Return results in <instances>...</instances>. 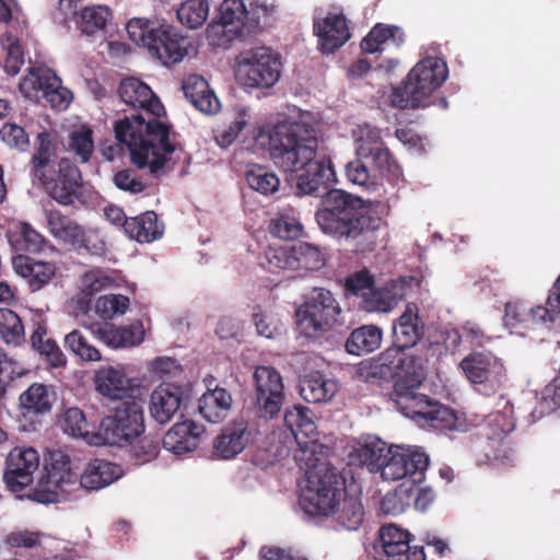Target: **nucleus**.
I'll use <instances>...</instances> for the list:
<instances>
[{
  "mask_svg": "<svg viewBox=\"0 0 560 560\" xmlns=\"http://www.w3.org/2000/svg\"><path fill=\"white\" fill-rule=\"evenodd\" d=\"M96 335L106 346L118 349L140 345L144 338V329L140 322H136L127 326L101 327Z\"/></svg>",
  "mask_w": 560,
  "mask_h": 560,
  "instance_id": "obj_31",
  "label": "nucleus"
},
{
  "mask_svg": "<svg viewBox=\"0 0 560 560\" xmlns=\"http://www.w3.org/2000/svg\"><path fill=\"white\" fill-rule=\"evenodd\" d=\"M182 402V387L172 383H163L151 394L150 413L156 422L167 423L177 413Z\"/></svg>",
  "mask_w": 560,
  "mask_h": 560,
  "instance_id": "obj_26",
  "label": "nucleus"
},
{
  "mask_svg": "<svg viewBox=\"0 0 560 560\" xmlns=\"http://www.w3.org/2000/svg\"><path fill=\"white\" fill-rule=\"evenodd\" d=\"M131 240L139 243H151L162 236V229L158 223L154 211H147L140 215L129 218L126 222V232Z\"/></svg>",
  "mask_w": 560,
  "mask_h": 560,
  "instance_id": "obj_41",
  "label": "nucleus"
},
{
  "mask_svg": "<svg viewBox=\"0 0 560 560\" xmlns=\"http://www.w3.org/2000/svg\"><path fill=\"white\" fill-rule=\"evenodd\" d=\"M210 3L208 0H186L177 10V18L182 24L195 30L205 24L209 16Z\"/></svg>",
  "mask_w": 560,
  "mask_h": 560,
  "instance_id": "obj_49",
  "label": "nucleus"
},
{
  "mask_svg": "<svg viewBox=\"0 0 560 560\" xmlns=\"http://www.w3.org/2000/svg\"><path fill=\"white\" fill-rule=\"evenodd\" d=\"M424 335V325L418 307L408 304L405 312L393 324V346L389 349L406 350L417 345Z\"/></svg>",
  "mask_w": 560,
  "mask_h": 560,
  "instance_id": "obj_23",
  "label": "nucleus"
},
{
  "mask_svg": "<svg viewBox=\"0 0 560 560\" xmlns=\"http://www.w3.org/2000/svg\"><path fill=\"white\" fill-rule=\"evenodd\" d=\"M352 137L355 143L357 155L368 151L369 149L385 144L381 135V129L368 122L358 125L357 128L352 130Z\"/></svg>",
  "mask_w": 560,
  "mask_h": 560,
  "instance_id": "obj_55",
  "label": "nucleus"
},
{
  "mask_svg": "<svg viewBox=\"0 0 560 560\" xmlns=\"http://www.w3.org/2000/svg\"><path fill=\"white\" fill-rule=\"evenodd\" d=\"M182 90L185 97L199 112L212 115L219 112L220 101L210 89L208 81L199 74H190L184 81Z\"/></svg>",
  "mask_w": 560,
  "mask_h": 560,
  "instance_id": "obj_29",
  "label": "nucleus"
},
{
  "mask_svg": "<svg viewBox=\"0 0 560 560\" xmlns=\"http://www.w3.org/2000/svg\"><path fill=\"white\" fill-rule=\"evenodd\" d=\"M383 332L376 325H363L355 328L346 341V350L353 355L371 353L380 348Z\"/></svg>",
  "mask_w": 560,
  "mask_h": 560,
  "instance_id": "obj_39",
  "label": "nucleus"
},
{
  "mask_svg": "<svg viewBox=\"0 0 560 560\" xmlns=\"http://www.w3.org/2000/svg\"><path fill=\"white\" fill-rule=\"evenodd\" d=\"M266 258L271 269L315 271L325 266L320 248L306 242L270 247Z\"/></svg>",
  "mask_w": 560,
  "mask_h": 560,
  "instance_id": "obj_13",
  "label": "nucleus"
},
{
  "mask_svg": "<svg viewBox=\"0 0 560 560\" xmlns=\"http://www.w3.org/2000/svg\"><path fill=\"white\" fill-rule=\"evenodd\" d=\"M144 433L142 406L133 398L119 401L113 412L104 417L92 445L127 446Z\"/></svg>",
  "mask_w": 560,
  "mask_h": 560,
  "instance_id": "obj_10",
  "label": "nucleus"
},
{
  "mask_svg": "<svg viewBox=\"0 0 560 560\" xmlns=\"http://www.w3.org/2000/svg\"><path fill=\"white\" fill-rule=\"evenodd\" d=\"M137 442L131 445V454L136 458L137 464H144L154 459L160 452L161 439L159 435H140Z\"/></svg>",
  "mask_w": 560,
  "mask_h": 560,
  "instance_id": "obj_61",
  "label": "nucleus"
},
{
  "mask_svg": "<svg viewBox=\"0 0 560 560\" xmlns=\"http://www.w3.org/2000/svg\"><path fill=\"white\" fill-rule=\"evenodd\" d=\"M345 476L329 464L314 465L306 471V483L301 489L299 503L310 516H326L345 495Z\"/></svg>",
  "mask_w": 560,
  "mask_h": 560,
  "instance_id": "obj_7",
  "label": "nucleus"
},
{
  "mask_svg": "<svg viewBox=\"0 0 560 560\" xmlns=\"http://www.w3.org/2000/svg\"><path fill=\"white\" fill-rule=\"evenodd\" d=\"M57 143L50 131L44 130L36 136L34 153L31 158V173L35 178H46L45 172L55 166Z\"/></svg>",
  "mask_w": 560,
  "mask_h": 560,
  "instance_id": "obj_32",
  "label": "nucleus"
},
{
  "mask_svg": "<svg viewBox=\"0 0 560 560\" xmlns=\"http://www.w3.org/2000/svg\"><path fill=\"white\" fill-rule=\"evenodd\" d=\"M325 517H330L340 528L357 530L363 522V505L359 497L349 494L346 489L345 495Z\"/></svg>",
  "mask_w": 560,
  "mask_h": 560,
  "instance_id": "obj_30",
  "label": "nucleus"
},
{
  "mask_svg": "<svg viewBox=\"0 0 560 560\" xmlns=\"http://www.w3.org/2000/svg\"><path fill=\"white\" fill-rule=\"evenodd\" d=\"M260 12H265V9L254 7L253 2L247 4L245 0H223L215 19L235 26L242 33L244 30L252 33L260 25Z\"/></svg>",
  "mask_w": 560,
  "mask_h": 560,
  "instance_id": "obj_21",
  "label": "nucleus"
},
{
  "mask_svg": "<svg viewBox=\"0 0 560 560\" xmlns=\"http://www.w3.org/2000/svg\"><path fill=\"white\" fill-rule=\"evenodd\" d=\"M120 100L137 113L125 115L114 124L117 141L130 151L132 163L152 175L171 171L175 145L170 141L171 126L160 121L165 109L151 88L136 78L124 79L118 88Z\"/></svg>",
  "mask_w": 560,
  "mask_h": 560,
  "instance_id": "obj_1",
  "label": "nucleus"
},
{
  "mask_svg": "<svg viewBox=\"0 0 560 560\" xmlns=\"http://www.w3.org/2000/svg\"><path fill=\"white\" fill-rule=\"evenodd\" d=\"M46 178H37L45 190L55 201L70 206L78 198L81 187V172L69 159H61L57 168L45 172Z\"/></svg>",
  "mask_w": 560,
  "mask_h": 560,
  "instance_id": "obj_14",
  "label": "nucleus"
},
{
  "mask_svg": "<svg viewBox=\"0 0 560 560\" xmlns=\"http://www.w3.org/2000/svg\"><path fill=\"white\" fill-rule=\"evenodd\" d=\"M284 423L295 440L299 439L300 434L305 438H312L316 431V424L312 419L311 410L300 405L285 410Z\"/></svg>",
  "mask_w": 560,
  "mask_h": 560,
  "instance_id": "obj_45",
  "label": "nucleus"
},
{
  "mask_svg": "<svg viewBox=\"0 0 560 560\" xmlns=\"http://www.w3.org/2000/svg\"><path fill=\"white\" fill-rule=\"evenodd\" d=\"M255 427L243 417L226 423L213 441V454L218 458L231 459L242 453L254 441Z\"/></svg>",
  "mask_w": 560,
  "mask_h": 560,
  "instance_id": "obj_17",
  "label": "nucleus"
},
{
  "mask_svg": "<svg viewBox=\"0 0 560 560\" xmlns=\"http://www.w3.org/2000/svg\"><path fill=\"white\" fill-rule=\"evenodd\" d=\"M237 77L248 88L273 86L281 74V57L269 47H255L236 57Z\"/></svg>",
  "mask_w": 560,
  "mask_h": 560,
  "instance_id": "obj_11",
  "label": "nucleus"
},
{
  "mask_svg": "<svg viewBox=\"0 0 560 560\" xmlns=\"http://www.w3.org/2000/svg\"><path fill=\"white\" fill-rule=\"evenodd\" d=\"M31 346L50 368L58 369L66 366L67 358L56 340L48 337L45 324H35V328L31 335Z\"/></svg>",
  "mask_w": 560,
  "mask_h": 560,
  "instance_id": "obj_37",
  "label": "nucleus"
},
{
  "mask_svg": "<svg viewBox=\"0 0 560 560\" xmlns=\"http://www.w3.org/2000/svg\"><path fill=\"white\" fill-rule=\"evenodd\" d=\"M447 78L446 63L434 57L419 61L399 86L393 89L390 104L399 109L427 107L429 97Z\"/></svg>",
  "mask_w": 560,
  "mask_h": 560,
  "instance_id": "obj_6",
  "label": "nucleus"
},
{
  "mask_svg": "<svg viewBox=\"0 0 560 560\" xmlns=\"http://www.w3.org/2000/svg\"><path fill=\"white\" fill-rule=\"evenodd\" d=\"M245 177L248 186L264 196L273 195L280 186V179L277 174L269 171L266 166L253 165L246 172Z\"/></svg>",
  "mask_w": 560,
  "mask_h": 560,
  "instance_id": "obj_47",
  "label": "nucleus"
},
{
  "mask_svg": "<svg viewBox=\"0 0 560 560\" xmlns=\"http://www.w3.org/2000/svg\"><path fill=\"white\" fill-rule=\"evenodd\" d=\"M45 219L49 233L58 241L74 248L84 226L57 209H46Z\"/></svg>",
  "mask_w": 560,
  "mask_h": 560,
  "instance_id": "obj_34",
  "label": "nucleus"
},
{
  "mask_svg": "<svg viewBox=\"0 0 560 560\" xmlns=\"http://www.w3.org/2000/svg\"><path fill=\"white\" fill-rule=\"evenodd\" d=\"M55 397L52 386L33 383L20 395L19 404L24 415H45L50 412Z\"/></svg>",
  "mask_w": 560,
  "mask_h": 560,
  "instance_id": "obj_33",
  "label": "nucleus"
},
{
  "mask_svg": "<svg viewBox=\"0 0 560 560\" xmlns=\"http://www.w3.org/2000/svg\"><path fill=\"white\" fill-rule=\"evenodd\" d=\"M231 406V394L223 387H215L199 398L198 411L208 422L217 423L226 417Z\"/></svg>",
  "mask_w": 560,
  "mask_h": 560,
  "instance_id": "obj_36",
  "label": "nucleus"
},
{
  "mask_svg": "<svg viewBox=\"0 0 560 560\" xmlns=\"http://www.w3.org/2000/svg\"><path fill=\"white\" fill-rule=\"evenodd\" d=\"M466 378L485 396L498 393L506 381V369L491 351H472L459 363Z\"/></svg>",
  "mask_w": 560,
  "mask_h": 560,
  "instance_id": "obj_12",
  "label": "nucleus"
},
{
  "mask_svg": "<svg viewBox=\"0 0 560 560\" xmlns=\"http://www.w3.org/2000/svg\"><path fill=\"white\" fill-rule=\"evenodd\" d=\"M380 544L386 559L380 560H425V552L421 546H410L411 535L394 524L383 525L380 528Z\"/></svg>",
  "mask_w": 560,
  "mask_h": 560,
  "instance_id": "obj_20",
  "label": "nucleus"
},
{
  "mask_svg": "<svg viewBox=\"0 0 560 560\" xmlns=\"http://www.w3.org/2000/svg\"><path fill=\"white\" fill-rule=\"evenodd\" d=\"M404 457L407 462V478L412 483H421L430 463L429 456L419 448H404Z\"/></svg>",
  "mask_w": 560,
  "mask_h": 560,
  "instance_id": "obj_57",
  "label": "nucleus"
},
{
  "mask_svg": "<svg viewBox=\"0 0 560 560\" xmlns=\"http://www.w3.org/2000/svg\"><path fill=\"white\" fill-rule=\"evenodd\" d=\"M129 38L148 49L163 65L180 62L188 54L190 42L164 20L135 18L126 26Z\"/></svg>",
  "mask_w": 560,
  "mask_h": 560,
  "instance_id": "obj_5",
  "label": "nucleus"
},
{
  "mask_svg": "<svg viewBox=\"0 0 560 560\" xmlns=\"http://www.w3.org/2000/svg\"><path fill=\"white\" fill-rule=\"evenodd\" d=\"M380 360L382 365L387 366L397 376L395 382L420 387L425 378L427 359L421 355L407 354L404 350L386 349Z\"/></svg>",
  "mask_w": 560,
  "mask_h": 560,
  "instance_id": "obj_19",
  "label": "nucleus"
},
{
  "mask_svg": "<svg viewBox=\"0 0 560 560\" xmlns=\"http://www.w3.org/2000/svg\"><path fill=\"white\" fill-rule=\"evenodd\" d=\"M392 40L394 45L399 46L405 40L404 32L400 27L377 23L361 42V49L366 54H374L382 49V45Z\"/></svg>",
  "mask_w": 560,
  "mask_h": 560,
  "instance_id": "obj_43",
  "label": "nucleus"
},
{
  "mask_svg": "<svg viewBox=\"0 0 560 560\" xmlns=\"http://www.w3.org/2000/svg\"><path fill=\"white\" fill-rule=\"evenodd\" d=\"M386 444L380 439H369L349 453V464L366 467L371 472L378 471L387 457Z\"/></svg>",
  "mask_w": 560,
  "mask_h": 560,
  "instance_id": "obj_38",
  "label": "nucleus"
},
{
  "mask_svg": "<svg viewBox=\"0 0 560 560\" xmlns=\"http://www.w3.org/2000/svg\"><path fill=\"white\" fill-rule=\"evenodd\" d=\"M0 337L7 345L19 346L24 341V325L10 308H0Z\"/></svg>",
  "mask_w": 560,
  "mask_h": 560,
  "instance_id": "obj_50",
  "label": "nucleus"
},
{
  "mask_svg": "<svg viewBox=\"0 0 560 560\" xmlns=\"http://www.w3.org/2000/svg\"><path fill=\"white\" fill-rule=\"evenodd\" d=\"M49 72H44L34 68L28 70V73L22 78L19 83V90L24 97L28 100H38L42 97L45 86L48 83Z\"/></svg>",
  "mask_w": 560,
  "mask_h": 560,
  "instance_id": "obj_59",
  "label": "nucleus"
},
{
  "mask_svg": "<svg viewBox=\"0 0 560 560\" xmlns=\"http://www.w3.org/2000/svg\"><path fill=\"white\" fill-rule=\"evenodd\" d=\"M8 240L16 252L33 254L39 253L46 244L45 236L27 222H19L15 224L8 232Z\"/></svg>",
  "mask_w": 560,
  "mask_h": 560,
  "instance_id": "obj_42",
  "label": "nucleus"
},
{
  "mask_svg": "<svg viewBox=\"0 0 560 560\" xmlns=\"http://www.w3.org/2000/svg\"><path fill=\"white\" fill-rule=\"evenodd\" d=\"M205 427L191 420L175 423L162 439L163 447L175 455L195 451Z\"/></svg>",
  "mask_w": 560,
  "mask_h": 560,
  "instance_id": "obj_27",
  "label": "nucleus"
},
{
  "mask_svg": "<svg viewBox=\"0 0 560 560\" xmlns=\"http://www.w3.org/2000/svg\"><path fill=\"white\" fill-rule=\"evenodd\" d=\"M243 35L235 26L225 22L214 20L207 27V39L212 47L226 49L231 44Z\"/></svg>",
  "mask_w": 560,
  "mask_h": 560,
  "instance_id": "obj_52",
  "label": "nucleus"
},
{
  "mask_svg": "<svg viewBox=\"0 0 560 560\" xmlns=\"http://www.w3.org/2000/svg\"><path fill=\"white\" fill-rule=\"evenodd\" d=\"M320 187L314 196H323L315 220L323 233L349 243L355 253L372 252L384 224L365 201L341 189Z\"/></svg>",
  "mask_w": 560,
  "mask_h": 560,
  "instance_id": "obj_3",
  "label": "nucleus"
},
{
  "mask_svg": "<svg viewBox=\"0 0 560 560\" xmlns=\"http://www.w3.org/2000/svg\"><path fill=\"white\" fill-rule=\"evenodd\" d=\"M336 385L320 374L305 377L300 384V394L304 400L318 404L328 400L335 394Z\"/></svg>",
  "mask_w": 560,
  "mask_h": 560,
  "instance_id": "obj_44",
  "label": "nucleus"
},
{
  "mask_svg": "<svg viewBox=\"0 0 560 560\" xmlns=\"http://www.w3.org/2000/svg\"><path fill=\"white\" fill-rule=\"evenodd\" d=\"M58 12L61 22H73L81 34L93 36L106 27L112 12L108 7L93 4L79 8L78 0H59Z\"/></svg>",
  "mask_w": 560,
  "mask_h": 560,
  "instance_id": "obj_16",
  "label": "nucleus"
},
{
  "mask_svg": "<svg viewBox=\"0 0 560 560\" xmlns=\"http://www.w3.org/2000/svg\"><path fill=\"white\" fill-rule=\"evenodd\" d=\"M68 151L72 152L81 163L90 161L94 151L93 131L88 126H81L69 135Z\"/></svg>",
  "mask_w": 560,
  "mask_h": 560,
  "instance_id": "obj_51",
  "label": "nucleus"
},
{
  "mask_svg": "<svg viewBox=\"0 0 560 560\" xmlns=\"http://www.w3.org/2000/svg\"><path fill=\"white\" fill-rule=\"evenodd\" d=\"M423 425H430L436 430H457V417L452 409L435 400L430 412L427 413Z\"/></svg>",
  "mask_w": 560,
  "mask_h": 560,
  "instance_id": "obj_60",
  "label": "nucleus"
},
{
  "mask_svg": "<svg viewBox=\"0 0 560 560\" xmlns=\"http://www.w3.org/2000/svg\"><path fill=\"white\" fill-rule=\"evenodd\" d=\"M318 138L313 128L300 122H279L268 135L271 161L284 173H295L299 195L317 194L331 183L335 172L328 156L318 154Z\"/></svg>",
  "mask_w": 560,
  "mask_h": 560,
  "instance_id": "obj_2",
  "label": "nucleus"
},
{
  "mask_svg": "<svg viewBox=\"0 0 560 560\" xmlns=\"http://www.w3.org/2000/svg\"><path fill=\"white\" fill-rule=\"evenodd\" d=\"M95 386L100 394L122 400L130 389V381L122 369L107 366L95 373Z\"/></svg>",
  "mask_w": 560,
  "mask_h": 560,
  "instance_id": "obj_35",
  "label": "nucleus"
},
{
  "mask_svg": "<svg viewBox=\"0 0 560 560\" xmlns=\"http://www.w3.org/2000/svg\"><path fill=\"white\" fill-rule=\"evenodd\" d=\"M254 383L260 416L269 419L277 417L285 399L280 373L272 366L259 365L254 372Z\"/></svg>",
  "mask_w": 560,
  "mask_h": 560,
  "instance_id": "obj_15",
  "label": "nucleus"
},
{
  "mask_svg": "<svg viewBox=\"0 0 560 560\" xmlns=\"http://www.w3.org/2000/svg\"><path fill=\"white\" fill-rule=\"evenodd\" d=\"M295 324L300 335L319 339L345 324L342 307L331 291L314 288L295 310Z\"/></svg>",
  "mask_w": 560,
  "mask_h": 560,
  "instance_id": "obj_8",
  "label": "nucleus"
},
{
  "mask_svg": "<svg viewBox=\"0 0 560 560\" xmlns=\"http://www.w3.org/2000/svg\"><path fill=\"white\" fill-rule=\"evenodd\" d=\"M357 156L360 158L365 164L369 163L371 166H373L380 175L394 173V171L397 168L394 156L386 144L369 149L368 151L360 153Z\"/></svg>",
  "mask_w": 560,
  "mask_h": 560,
  "instance_id": "obj_53",
  "label": "nucleus"
},
{
  "mask_svg": "<svg viewBox=\"0 0 560 560\" xmlns=\"http://www.w3.org/2000/svg\"><path fill=\"white\" fill-rule=\"evenodd\" d=\"M39 466V455L33 447L13 448L7 456L3 480L12 491H21L33 482Z\"/></svg>",
  "mask_w": 560,
  "mask_h": 560,
  "instance_id": "obj_18",
  "label": "nucleus"
},
{
  "mask_svg": "<svg viewBox=\"0 0 560 560\" xmlns=\"http://www.w3.org/2000/svg\"><path fill=\"white\" fill-rule=\"evenodd\" d=\"M269 232L282 240H294L302 234L303 226L293 214L280 213L271 220Z\"/></svg>",
  "mask_w": 560,
  "mask_h": 560,
  "instance_id": "obj_56",
  "label": "nucleus"
},
{
  "mask_svg": "<svg viewBox=\"0 0 560 560\" xmlns=\"http://www.w3.org/2000/svg\"><path fill=\"white\" fill-rule=\"evenodd\" d=\"M314 33L318 37L320 50L325 54L334 52L350 38L347 20L342 14H328L316 20Z\"/></svg>",
  "mask_w": 560,
  "mask_h": 560,
  "instance_id": "obj_25",
  "label": "nucleus"
},
{
  "mask_svg": "<svg viewBox=\"0 0 560 560\" xmlns=\"http://www.w3.org/2000/svg\"><path fill=\"white\" fill-rule=\"evenodd\" d=\"M59 424L65 433L74 438H82L89 444H92L90 439L96 435V432H90L85 415L78 407L66 409L59 419Z\"/></svg>",
  "mask_w": 560,
  "mask_h": 560,
  "instance_id": "obj_46",
  "label": "nucleus"
},
{
  "mask_svg": "<svg viewBox=\"0 0 560 560\" xmlns=\"http://www.w3.org/2000/svg\"><path fill=\"white\" fill-rule=\"evenodd\" d=\"M504 324L513 330L528 329L530 325L541 324L548 329L551 326L550 313L545 305L527 307L521 301L508 302L504 307Z\"/></svg>",
  "mask_w": 560,
  "mask_h": 560,
  "instance_id": "obj_24",
  "label": "nucleus"
},
{
  "mask_svg": "<svg viewBox=\"0 0 560 560\" xmlns=\"http://www.w3.org/2000/svg\"><path fill=\"white\" fill-rule=\"evenodd\" d=\"M129 307V299L121 294H106L96 300L95 312L102 319L122 315Z\"/></svg>",
  "mask_w": 560,
  "mask_h": 560,
  "instance_id": "obj_58",
  "label": "nucleus"
},
{
  "mask_svg": "<svg viewBox=\"0 0 560 560\" xmlns=\"http://www.w3.org/2000/svg\"><path fill=\"white\" fill-rule=\"evenodd\" d=\"M65 347L81 361L97 362L102 360L101 351L78 329L66 335Z\"/></svg>",
  "mask_w": 560,
  "mask_h": 560,
  "instance_id": "obj_48",
  "label": "nucleus"
},
{
  "mask_svg": "<svg viewBox=\"0 0 560 560\" xmlns=\"http://www.w3.org/2000/svg\"><path fill=\"white\" fill-rule=\"evenodd\" d=\"M60 80L55 75H48V83L45 86L42 97L58 110L66 109L71 101V92L60 85Z\"/></svg>",
  "mask_w": 560,
  "mask_h": 560,
  "instance_id": "obj_62",
  "label": "nucleus"
},
{
  "mask_svg": "<svg viewBox=\"0 0 560 560\" xmlns=\"http://www.w3.org/2000/svg\"><path fill=\"white\" fill-rule=\"evenodd\" d=\"M14 271L26 279L33 292L43 289L56 276L54 262L35 260L25 255H16L12 259Z\"/></svg>",
  "mask_w": 560,
  "mask_h": 560,
  "instance_id": "obj_28",
  "label": "nucleus"
},
{
  "mask_svg": "<svg viewBox=\"0 0 560 560\" xmlns=\"http://www.w3.org/2000/svg\"><path fill=\"white\" fill-rule=\"evenodd\" d=\"M386 455L387 457L383 459L380 468L382 478L390 481L407 478V462L404 457V448H397L396 451L387 448Z\"/></svg>",
  "mask_w": 560,
  "mask_h": 560,
  "instance_id": "obj_54",
  "label": "nucleus"
},
{
  "mask_svg": "<svg viewBox=\"0 0 560 560\" xmlns=\"http://www.w3.org/2000/svg\"><path fill=\"white\" fill-rule=\"evenodd\" d=\"M404 382L394 383L393 400L404 416L423 425L427 413L430 412L435 400L418 393L419 387L406 386Z\"/></svg>",
  "mask_w": 560,
  "mask_h": 560,
  "instance_id": "obj_22",
  "label": "nucleus"
},
{
  "mask_svg": "<svg viewBox=\"0 0 560 560\" xmlns=\"http://www.w3.org/2000/svg\"><path fill=\"white\" fill-rule=\"evenodd\" d=\"M0 140L9 148L26 152L30 148V137L25 129L16 124L5 122L0 128Z\"/></svg>",
  "mask_w": 560,
  "mask_h": 560,
  "instance_id": "obj_64",
  "label": "nucleus"
},
{
  "mask_svg": "<svg viewBox=\"0 0 560 560\" xmlns=\"http://www.w3.org/2000/svg\"><path fill=\"white\" fill-rule=\"evenodd\" d=\"M46 471L45 481H40L31 494L34 501L44 504L55 503L60 494H71L80 488L89 491L103 489L122 475L119 465L96 458L86 465L78 481L77 474L70 468L69 457L61 452L51 454Z\"/></svg>",
  "mask_w": 560,
  "mask_h": 560,
  "instance_id": "obj_4",
  "label": "nucleus"
},
{
  "mask_svg": "<svg viewBox=\"0 0 560 560\" xmlns=\"http://www.w3.org/2000/svg\"><path fill=\"white\" fill-rule=\"evenodd\" d=\"M515 428L510 412L497 411L488 415L479 427L480 439L472 447L478 466L511 465L514 462V448L510 434Z\"/></svg>",
  "mask_w": 560,
  "mask_h": 560,
  "instance_id": "obj_9",
  "label": "nucleus"
},
{
  "mask_svg": "<svg viewBox=\"0 0 560 560\" xmlns=\"http://www.w3.org/2000/svg\"><path fill=\"white\" fill-rule=\"evenodd\" d=\"M373 285L374 276L368 269H362L349 275L343 283L346 294L359 298L360 300Z\"/></svg>",
  "mask_w": 560,
  "mask_h": 560,
  "instance_id": "obj_63",
  "label": "nucleus"
},
{
  "mask_svg": "<svg viewBox=\"0 0 560 560\" xmlns=\"http://www.w3.org/2000/svg\"><path fill=\"white\" fill-rule=\"evenodd\" d=\"M401 300L395 287L375 288L374 285L360 300L358 306L368 313H388L393 311Z\"/></svg>",
  "mask_w": 560,
  "mask_h": 560,
  "instance_id": "obj_40",
  "label": "nucleus"
}]
</instances>
